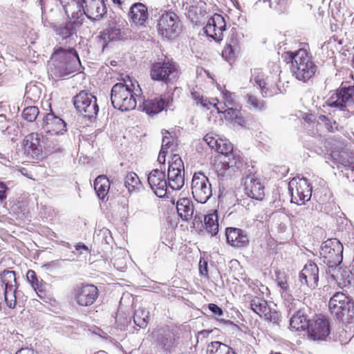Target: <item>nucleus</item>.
<instances>
[{"label": "nucleus", "instance_id": "1", "mask_svg": "<svg viewBox=\"0 0 354 354\" xmlns=\"http://www.w3.org/2000/svg\"><path fill=\"white\" fill-rule=\"evenodd\" d=\"M284 61L290 64L292 75L298 81L306 83L318 73V66L313 61L310 49L300 48L295 51L284 53Z\"/></svg>", "mask_w": 354, "mask_h": 354}, {"label": "nucleus", "instance_id": "2", "mask_svg": "<svg viewBox=\"0 0 354 354\" xmlns=\"http://www.w3.org/2000/svg\"><path fill=\"white\" fill-rule=\"evenodd\" d=\"M68 6L72 11L68 20L71 30L82 24L85 15L91 19L97 20L107 12L104 0H71L68 2Z\"/></svg>", "mask_w": 354, "mask_h": 354}, {"label": "nucleus", "instance_id": "3", "mask_svg": "<svg viewBox=\"0 0 354 354\" xmlns=\"http://www.w3.org/2000/svg\"><path fill=\"white\" fill-rule=\"evenodd\" d=\"M180 75L179 65L172 59L169 58L153 62L149 69V75L152 80L166 85L176 84Z\"/></svg>", "mask_w": 354, "mask_h": 354}, {"label": "nucleus", "instance_id": "4", "mask_svg": "<svg viewBox=\"0 0 354 354\" xmlns=\"http://www.w3.org/2000/svg\"><path fill=\"white\" fill-rule=\"evenodd\" d=\"M136 84L129 81L128 84H115L111 90V100L113 106L122 111L133 110L136 107Z\"/></svg>", "mask_w": 354, "mask_h": 354}, {"label": "nucleus", "instance_id": "5", "mask_svg": "<svg viewBox=\"0 0 354 354\" xmlns=\"http://www.w3.org/2000/svg\"><path fill=\"white\" fill-rule=\"evenodd\" d=\"M268 71H259L254 75V82L259 86L264 97L272 96L279 92L281 67L278 62L268 65Z\"/></svg>", "mask_w": 354, "mask_h": 354}, {"label": "nucleus", "instance_id": "6", "mask_svg": "<svg viewBox=\"0 0 354 354\" xmlns=\"http://www.w3.org/2000/svg\"><path fill=\"white\" fill-rule=\"evenodd\" d=\"M330 106L339 107L348 118L354 113V86L340 87L333 93L327 101Z\"/></svg>", "mask_w": 354, "mask_h": 354}, {"label": "nucleus", "instance_id": "7", "mask_svg": "<svg viewBox=\"0 0 354 354\" xmlns=\"http://www.w3.org/2000/svg\"><path fill=\"white\" fill-rule=\"evenodd\" d=\"M180 20L174 12H165L158 20L157 30L160 35L168 38H175L180 31Z\"/></svg>", "mask_w": 354, "mask_h": 354}, {"label": "nucleus", "instance_id": "8", "mask_svg": "<svg viewBox=\"0 0 354 354\" xmlns=\"http://www.w3.org/2000/svg\"><path fill=\"white\" fill-rule=\"evenodd\" d=\"M73 103L76 111L85 118L95 117L99 111L96 97L84 91L73 97Z\"/></svg>", "mask_w": 354, "mask_h": 354}, {"label": "nucleus", "instance_id": "9", "mask_svg": "<svg viewBox=\"0 0 354 354\" xmlns=\"http://www.w3.org/2000/svg\"><path fill=\"white\" fill-rule=\"evenodd\" d=\"M342 245L337 239H330L324 242L320 254L324 262L330 268L337 266L342 261Z\"/></svg>", "mask_w": 354, "mask_h": 354}, {"label": "nucleus", "instance_id": "10", "mask_svg": "<svg viewBox=\"0 0 354 354\" xmlns=\"http://www.w3.org/2000/svg\"><path fill=\"white\" fill-rule=\"evenodd\" d=\"M191 189L193 197L201 203H206L212 195V185L209 180L201 172H196L194 174Z\"/></svg>", "mask_w": 354, "mask_h": 354}, {"label": "nucleus", "instance_id": "11", "mask_svg": "<svg viewBox=\"0 0 354 354\" xmlns=\"http://www.w3.org/2000/svg\"><path fill=\"white\" fill-rule=\"evenodd\" d=\"M292 201L297 205L304 204L312 196V187L306 178H293L288 184Z\"/></svg>", "mask_w": 354, "mask_h": 354}, {"label": "nucleus", "instance_id": "12", "mask_svg": "<svg viewBox=\"0 0 354 354\" xmlns=\"http://www.w3.org/2000/svg\"><path fill=\"white\" fill-rule=\"evenodd\" d=\"M100 295L97 287L91 283H80L72 291V296L75 302L80 306H91Z\"/></svg>", "mask_w": 354, "mask_h": 354}, {"label": "nucleus", "instance_id": "13", "mask_svg": "<svg viewBox=\"0 0 354 354\" xmlns=\"http://www.w3.org/2000/svg\"><path fill=\"white\" fill-rule=\"evenodd\" d=\"M307 331L310 339L325 340L330 332L328 319L322 315H315Z\"/></svg>", "mask_w": 354, "mask_h": 354}, {"label": "nucleus", "instance_id": "14", "mask_svg": "<svg viewBox=\"0 0 354 354\" xmlns=\"http://www.w3.org/2000/svg\"><path fill=\"white\" fill-rule=\"evenodd\" d=\"M50 75L55 80L64 78L66 75V49L63 47L55 48L51 55Z\"/></svg>", "mask_w": 354, "mask_h": 354}, {"label": "nucleus", "instance_id": "15", "mask_svg": "<svg viewBox=\"0 0 354 354\" xmlns=\"http://www.w3.org/2000/svg\"><path fill=\"white\" fill-rule=\"evenodd\" d=\"M350 299L343 292H335L330 299L328 308L331 314L337 319L343 320L344 315L349 310Z\"/></svg>", "mask_w": 354, "mask_h": 354}, {"label": "nucleus", "instance_id": "16", "mask_svg": "<svg viewBox=\"0 0 354 354\" xmlns=\"http://www.w3.org/2000/svg\"><path fill=\"white\" fill-rule=\"evenodd\" d=\"M43 144V136L37 133L28 134L23 140V146L25 152L36 159L43 158L42 152L45 148Z\"/></svg>", "mask_w": 354, "mask_h": 354}, {"label": "nucleus", "instance_id": "17", "mask_svg": "<svg viewBox=\"0 0 354 354\" xmlns=\"http://www.w3.org/2000/svg\"><path fill=\"white\" fill-rule=\"evenodd\" d=\"M245 194L252 199L262 201L265 197V187L261 180L254 174L245 176L244 181Z\"/></svg>", "mask_w": 354, "mask_h": 354}, {"label": "nucleus", "instance_id": "18", "mask_svg": "<svg viewBox=\"0 0 354 354\" xmlns=\"http://www.w3.org/2000/svg\"><path fill=\"white\" fill-rule=\"evenodd\" d=\"M331 277L341 289L351 288L354 285V274L347 267H333L330 270Z\"/></svg>", "mask_w": 354, "mask_h": 354}, {"label": "nucleus", "instance_id": "19", "mask_svg": "<svg viewBox=\"0 0 354 354\" xmlns=\"http://www.w3.org/2000/svg\"><path fill=\"white\" fill-rule=\"evenodd\" d=\"M225 26L224 17L219 14H214L209 19L204 30L208 37H212L216 41H220L223 39V33L225 30Z\"/></svg>", "mask_w": 354, "mask_h": 354}, {"label": "nucleus", "instance_id": "20", "mask_svg": "<svg viewBox=\"0 0 354 354\" xmlns=\"http://www.w3.org/2000/svg\"><path fill=\"white\" fill-rule=\"evenodd\" d=\"M149 14L147 7L142 3H134L128 12L129 21L136 27H145L148 23Z\"/></svg>", "mask_w": 354, "mask_h": 354}, {"label": "nucleus", "instance_id": "21", "mask_svg": "<svg viewBox=\"0 0 354 354\" xmlns=\"http://www.w3.org/2000/svg\"><path fill=\"white\" fill-rule=\"evenodd\" d=\"M147 180L150 187L157 196L162 198L167 194L168 185L163 171L158 169L152 170Z\"/></svg>", "mask_w": 354, "mask_h": 354}, {"label": "nucleus", "instance_id": "22", "mask_svg": "<svg viewBox=\"0 0 354 354\" xmlns=\"http://www.w3.org/2000/svg\"><path fill=\"white\" fill-rule=\"evenodd\" d=\"M169 105V100L165 95H160L153 98L145 100L141 105L142 111L147 115H156L166 110Z\"/></svg>", "mask_w": 354, "mask_h": 354}, {"label": "nucleus", "instance_id": "23", "mask_svg": "<svg viewBox=\"0 0 354 354\" xmlns=\"http://www.w3.org/2000/svg\"><path fill=\"white\" fill-rule=\"evenodd\" d=\"M299 281L302 284L306 285L311 289L318 286L319 268L313 261H308L299 273Z\"/></svg>", "mask_w": 354, "mask_h": 354}, {"label": "nucleus", "instance_id": "24", "mask_svg": "<svg viewBox=\"0 0 354 354\" xmlns=\"http://www.w3.org/2000/svg\"><path fill=\"white\" fill-rule=\"evenodd\" d=\"M225 236L227 244L233 248H246L249 245V239L246 233L241 228L227 227Z\"/></svg>", "mask_w": 354, "mask_h": 354}, {"label": "nucleus", "instance_id": "25", "mask_svg": "<svg viewBox=\"0 0 354 354\" xmlns=\"http://www.w3.org/2000/svg\"><path fill=\"white\" fill-rule=\"evenodd\" d=\"M42 127L48 133H57L66 132V122L59 116L56 115L50 109V113H46L42 120Z\"/></svg>", "mask_w": 354, "mask_h": 354}, {"label": "nucleus", "instance_id": "26", "mask_svg": "<svg viewBox=\"0 0 354 354\" xmlns=\"http://www.w3.org/2000/svg\"><path fill=\"white\" fill-rule=\"evenodd\" d=\"M250 306L251 310L261 318L270 321L273 319L274 312L272 311L265 299L255 297L250 300Z\"/></svg>", "mask_w": 354, "mask_h": 354}, {"label": "nucleus", "instance_id": "27", "mask_svg": "<svg viewBox=\"0 0 354 354\" xmlns=\"http://www.w3.org/2000/svg\"><path fill=\"white\" fill-rule=\"evenodd\" d=\"M241 45L236 34H232L230 40L225 44L222 57L227 62L234 61L236 54L240 51Z\"/></svg>", "mask_w": 354, "mask_h": 354}, {"label": "nucleus", "instance_id": "28", "mask_svg": "<svg viewBox=\"0 0 354 354\" xmlns=\"http://www.w3.org/2000/svg\"><path fill=\"white\" fill-rule=\"evenodd\" d=\"M311 320L302 309L298 310L291 317L290 328L297 331H303L308 329Z\"/></svg>", "mask_w": 354, "mask_h": 354}, {"label": "nucleus", "instance_id": "29", "mask_svg": "<svg viewBox=\"0 0 354 354\" xmlns=\"http://www.w3.org/2000/svg\"><path fill=\"white\" fill-rule=\"evenodd\" d=\"M176 209L178 216L183 221L190 220L194 214V205L188 198H180L176 203Z\"/></svg>", "mask_w": 354, "mask_h": 354}, {"label": "nucleus", "instance_id": "30", "mask_svg": "<svg viewBox=\"0 0 354 354\" xmlns=\"http://www.w3.org/2000/svg\"><path fill=\"white\" fill-rule=\"evenodd\" d=\"M220 113H223L224 118L226 120L232 123L237 124L241 126H243L246 123V120L241 112V106L239 104L221 111Z\"/></svg>", "mask_w": 354, "mask_h": 354}, {"label": "nucleus", "instance_id": "31", "mask_svg": "<svg viewBox=\"0 0 354 354\" xmlns=\"http://www.w3.org/2000/svg\"><path fill=\"white\" fill-rule=\"evenodd\" d=\"M157 342L164 351H169L176 345L174 333L169 329L161 328L158 330Z\"/></svg>", "mask_w": 354, "mask_h": 354}, {"label": "nucleus", "instance_id": "32", "mask_svg": "<svg viewBox=\"0 0 354 354\" xmlns=\"http://www.w3.org/2000/svg\"><path fill=\"white\" fill-rule=\"evenodd\" d=\"M211 102L212 107L215 108L218 112L238 104L233 97V94L227 91L222 93L221 101L216 97H212Z\"/></svg>", "mask_w": 354, "mask_h": 354}, {"label": "nucleus", "instance_id": "33", "mask_svg": "<svg viewBox=\"0 0 354 354\" xmlns=\"http://www.w3.org/2000/svg\"><path fill=\"white\" fill-rule=\"evenodd\" d=\"M95 191L100 200H104L110 189L109 179L104 175L97 176L94 181Z\"/></svg>", "mask_w": 354, "mask_h": 354}, {"label": "nucleus", "instance_id": "34", "mask_svg": "<svg viewBox=\"0 0 354 354\" xmlns=\"http://www.w3.org/2000/svg\"><path fill=\"white\" fill-rule=\"evenodd\" d=\"M43 87L44 85L41 83L30 82L28 84L25 92L26 102H37L41 96Z\"/></svg>", "mask_w": 354, "mask_h": 354}, {"label": "nucleus", "instance_id": "35", "mask_svg": "<svg viewBox=\"0 0 354 354\" xmlns=\"http://www.w3.org/2000/svg\"><path fill=\"white\" fill-rule=\"evenodd\" d=\"M204 228L211 236L218 234L219 224L217 210H213L204 216Z\"/></svg>", "mask_w": 354, "mask_h": 354}, {"label": "nucleus", "instance_id": "36", "mask_svg": "<svg viewBox=\"0 0 354 354\" xmlns=\"http://www.w3.org/2000/svg\"><path fill=\"white\" fill-rule=\"evenodd\" d=\"M53 137L49 140L48 146L47 147L48 152H60L64 149L66 142V132L51 133Z\"/></svg>", "mask_w": 354, "mask_h": 354}, {"label": "nucleus", "instance_id": "37", "mask_svg": "<svg viewBox=\"0 0 354 354\" xmlns=\"http://www.w3.org/2000/svg\"><path fill=\"white\" fill-rule=\"evenodd\" d=\"M104 39L108 38L109 41H119L124 39L126 33L120 25L113 23L104 31Z\"/></svg>", "mask_w": 354, "mask_h": 354}, {"label": "nucleus", "instance_id": "38", "mask_svg": "<svg viewBox=\"0 0 354 354\" xmlns=\"http://www.w3.org/2000/svg\"><path fill=\"white\" fill-rule=\"evenodd\" d=\"M167 185L172 190L180 189L185 183V171H168Z\"/></svg>", "mask_w": 354, "mask_h": 354}, {"label": "nucleus", "instance_id": "39", "mask_svg": "<svg viewBox=\"0 0 354 354\" xmlns=\"http://www.w3.org/2000/svg\"><path fill=\"white\" fill-rule=\"evenodd\" d=\"M207 354H236V353L230 346L219 341H213L207 346Z\"/></svg>", "mask_w": 354, "mask_h": 354}, {"label": "nucleus", "instance_id": "40", "mask_svg": "<svg viewBox=\"0 0 354 354\" xmlns=\"http://www.w3.org/2000/svg\"><path fill=\"white\" fill-rule=\"evenodd\" d=\"M247 105L250 109L255 111H263L267 109L266 102L258 95L252 93L247 94Z\"/></svg>", "mask_w": 354, "mask_h": 354}, {"label": "nucleus", "instance_id": "41", "mask_svg": "<svg viewBox=\"0 0 354 354\" xmlns=\"http://www.w3.org/2000/svg\"><path fill=\"white\" fill-rule=\"evenodd\" d=\"M162 133V140L161 149L173 154L174 152L177 150V139L175 138L169 131L164 130Z\"/></svg>", "mask_w": 354, "mask_h": 354}, {"label": "nucleus", "instance_id": "42", "mask_svg": "<svg viewBox=\"0 0 354 354\" xmlns=\"http://www.w3.org/2000/svg\"><path fill=\"white\" fill-rule=\"evenodd\" d=\"M221 156L227 162L228 168H230L232 174L239 170L243 166V158L238 153L233 152L231 154Z\"/></svg>", "mask_w": 354, "mask_h": 354}, {"label": "nucleus", "instance_id": "43", "mask_svg": "<svg viewBox=\"0 0 354 354\" xmlns=\"http://www.w3.org/2000/svg\"><path fill=\"white\" fill-rule=\"evenodd\" d=\"M81 63L77 52L73 49H68V75L80 72Z\"/></svg>", "mask_w": 354, "mask_h": 354}, {"label": "nucleus", "instance_id": "44", "mask_svg": "<svg viewBox=\"0 0 354 354\" xmlns=\"http://www.w3.org/2000/svg\"><path fill=\"white\" fill-rule=\"evenodd\" d=\"M124 185L129 192H133L139 190L142 184L137 174L133 171H129L124 178Z\"/></svg>", "mask_w": 354, "mask_h": 354}, {"label": "nucleus", "instance_id": "45", "mask_svg": "<svg viewBox=\"0 0 354 354\" xmlns=\"http://www.w3.org/2000/svg\"><path fill=\"white\" fill-rule=\"evenodd\" d=\"M214 166L216 173L219 176L228 177L232 176L230 168H228L227 162H225V160H223L221 156H218L216 158Z\"/></svg>", "mask_w": 354, "mask_h": 354}, {"label": "nucleus", "instance_id": "46", "mask_svg": "<svg viewBox=\"0 0 354 354\" xmlns=\"http://www.w3.org/2000/svg\"><path fill=\"white\" fill-rule=\"evenodd\" d=\"M338 162L346 168L354 171V153L349 151H342L338 154Z\"/></svg>", "mask_w": 354, "mask_h": 354}, {"label": "nucleus", "instance_id": "47", "mask_svg": "<svg viewBox=\"0 0 354 354\" xmlns=\"http://www.w3.org/2000/svg\"><path fill=\"white\" fill-rule=\"evenodd\" d=\"M149 311L145 308H139L137 309L133 315L135 324L140 328L147 326L149 322Z\"/></svg>", "mask_w": 354, "mask_h": 354}, {"label": "nucleus", "instance_id": "48", "mask_svg": "<svg viewBox=\"0 0 354 354\" xmlns=\"http://www.w3.org/2000/svg\"><path fill=\"white\" fill-rule=\"evenodd\" d=\"M191 96L197 105H201L207 109L212 107V98L205 97L200 90L193 88L191 91Z\"/></svg>", "mask_w": 354, "mask_h": 354}, {"label": "nucleus", "instance_id": "49", "mask_svg": "<svg viewBox=\"0 0 354 354\" xmlns=\"http://www.w3.org/2000/svg\"><path fill=\"white\" fill-rule=\"evenodd\" d=\"M26 279L35 291L42 292L45 283L42 279L39 280L35 272L32 270H28L26 273Z\"/></svg>", "mask_w": 354, "mask_h": 354}, {"label": "nucleus", "instance_id": "50", "mask_svg": "<svg viewBox=\"0 0 354 354\" xmlns=\"http://www.w3.org/2000/svg\"><path fill=\"white\" fill-rule=\"evenodd\" d=\"M39 113V109L37 106H28L23 110L21 117L29 122H33L36 120Z\"/></svg>", "mask_w": 354, "mask_h": 354}, {"label": "nucleus", "instance_id": "51", "mask_svg": "<svg viewBox=\"0 0 354 354\" xmlns=\"http://www.w3.org/2000/svg\"><path fill=\"white\" fill-rule=\"evenodd\" d=\"M171 161L169 162L168 171H185L184 163L178 154H171Z\"/></svg>", "mask_w": 354, "mask_h": 354}, {"label": "nucleus", "instance_id": "52", "mask_svg": "<svg viewBox=\"0 0 354 354\" xmlns=\"http://www.w3.org/2000/svg\"><path fill=\"white\" fill-rule=\"evenodd\" d=\"M215 151L220 153L219 156H227L234 152L233 145L226 140L220 139Z\"/></svg>", "mask_w": 354, "mask_h": 354}, {"label": "nucleus", "instance_id": "53", "mask_svg": "<svg viewBox=\"0 0 354 354\" xmlns=\"http://www.w3.org/2000/svg\"><path fill=\"white\" fill-rule=\"evenodd\" d=\"M275 274L278 286L283 290H288L289 289V284L287 274L280 270L276 271Z\"/></svg>", "mask_w": 354, "mask_h": 354}, {"label": "nucleus", "instance_id": "54", "mask_svg": "<svg viewBox=\"0 0 354 354\" xmlns=\"http://www.w3.org/2000/svg\"><path fill=\"white\" fill-rule=\"evenodd\" d=\"M64 266L65 259H57L45 263L43 265L42 268L46 271L54 272L59 268H64Z\"/></svg>", "mask_w": 354, "mask_h": 354}, {"label": "nucleus", "instance_id": "55", "mask_svg": "<svg viewBox=\"0 0 354 354\" xmlns=\"http://www.w3.org/2000/svg\"><path fill=\"white\" fill-rule=\"evenodd\" d=\"M318 121L322 122L326 129L330 132H335L338 130V126L335 121H331L327 116L320 115L318 117Z\"/></svg>", "mask_w": 354, "mask_h": 354}, {"label": "nucleus", "instance_id": "56", "mask_svg": "<svg viewBox=\"0 0 354 354\" xmlns=\"http://www.w3.org/2000/svg\"><path fill=\"white\" fill-rule=\"evenodd\" d=\"M198 270L201 276L204 277L205 279H209L208 275V263L203 258H201L198 263Z\"/></svg>", "mask_w": 354, "mask_h": 354}, {"label": "nucleus", "instance_id": "57", "mask_svg": "<svg viewBox=\"0 0 354 354\" xmlns=\"http://www.w3.org/2000/svg\"><path fill=\"white\" fill-rule=\"evenodd\" d=\"M53 30L57 35L62 37V39H66V22L55 25L53 26Z\"/></svg>", "mask_w": 354, "mask_h": 354}, {"label": "nucleus", "instance_id": "58", "mask_svg": "<svg viewBox=\"0 0 354 354\" xmlns=\"http://www.w3.org/2000/svg\"><path fill=\"white\" fill-rule=\"evenodd\" d=\"M205 142L208 145V146L212 149L216 150V148L218 146L219 140L216 139L211 134H207L204 137Z\"/></svg>", "mask_w": 354, "mask_h": 354}, {"label": "nucleus", "instance_id": "59", "mask_svg": "<svg viewBox=\"0 0 354 354\" xmlns=\"http://www.w3.org/2000/svg\"><path fill=\"white\" fill-rule=\"evenodd\" d=\"M75 251L78 254H88L91 252V250L84 243L80 242L75 246Z\"/></svg>", "mask_w": 354, "mask_h": 354}, {"label": "nucleus", "instance_id": "60", "mask_svg": "<svg viewBox=\"0 0 354 354\" xmlns=\"http://www.w3.org/2000/svg\"><path fill=\"white\" fill-rule=\"evenodd\" d=\"M208 308L216 317H220L223 315L222 308L215 304H209Z\"/></svg>", "mask_w": 354, "mask_h": 354}, {"label": "nucleus", "instance_id": "61", "mask_svg": "<svg viewBox=\"0 0 354 354\" xmlns=\"http://www.w3.org/2000/svg\"><path fill=\"white\" fill-rule=\"evenodd\" d=\"M215 331H219L218 328L202 330L197 334V338L201 339L202 341L208 338L209 335Z\"/></svg>", "mask_w": 354, "mask_h": 354}, {"label": "nucleus", "instance_id": "62", "mask_svg": "<svg viewBox=\"0 0 354 354\" xmlns=\"http://www.w3.org/2000/svg\"><path fill=\"white\" fill-rule=\"evenodd\" d=\"M8 188L4 183L0 182V201H3L6 198V191Z\"/></svg>", "mask_w": 354, "mask_h": 354}, {"label": "nucleus", "instance_id": "63", "mask_svg": "<svg viewBox=\"0 0 354 354\" xmlns=\"http://www.w3.org/2000/svg\"><path fill=\"white\" fill-rule=\"evenodd\" d=\"M169 153L167 151H165L164 149H160L158 157V161L160 164H165L166 161V155Z\"/></svg>", "mask_w": 354, "mask_h": 354}, {"label": "nucleus", "instance_id": "64", "mask_svg": "<svg viewBox=\"0 0 354 354\" xmlns=\"http://www.w3.org/2000/svg\"><path fill=\"white\" fill-rule=\"evenodd\" d=\"M16 354H38L37 351L30 348H22L17 351Z\"/></svg>", "mask_w": 354, "mask_h": 354}]
</instances>
